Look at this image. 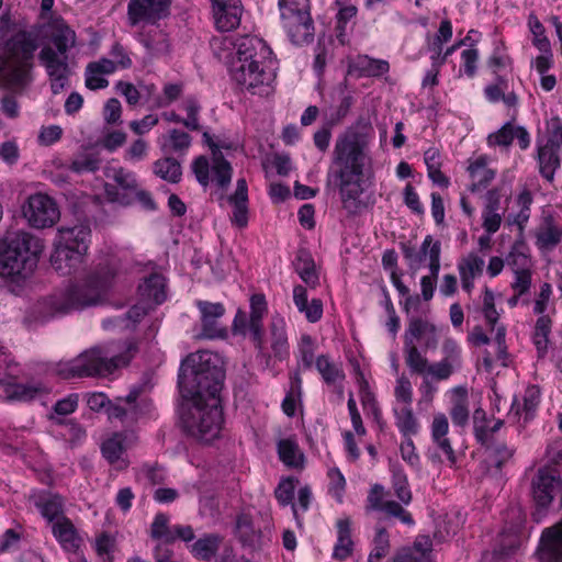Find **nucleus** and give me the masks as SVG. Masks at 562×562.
<instances>
[{
	"label": "nucleus",
	"instance_id": "obj_40",
	"mask_svg": "<svg viewBox=\"0 0 562 562\" xmlns=\"http://www.w3.org/2000/svg\"><path fill=\"white\" fill-rule=\"evenodd\" d=\"M403 351L405 363L412 373L430 375L431 363H429L416 344H404Z\"/></svg>",
	"mask_w": 562,
	"mask_h": 562
},
{
	"label": "nucleus",
	"instance_id": "obj_25",
	"mask_svg": "<svg viewBox=\"0 0 562 562\" xmlns=\"http://www.w3.org/2000/svg\"><path fill=\"white\" fill-rule=\"evenodd\" d=\"M424 340V349H436L438 345L437 328L420 317H411L404 334V344H416Z\"/></svg>",
	"mask_w": 562,
	"mask_h": 562
},
{
	"label": "nucleus",
	"instance_id": "obj_32",
	"mask_svg": "<svg viewBox=\"0 0 562 562\" xmlns=\"http://www.w3.org/2000/svg\"><path fill=\"white\" fill-rule=\"evenodd\" d=\"M390 65L386 60L374 59L367 55H360L349 65V72L358 77H379L386 74Z\"/></svg>",
	"mask_w": 562,
	"mask_h": 562
},
{
	"label": "nucleus",
	"instance_id": "obj_6",
	"mask_svg": "<svg viewBox=\"0 0 562 562\" xmlns=\"http://www.w3.org/2000/svg\"><path fill=\"white\" fill-rule=\"evenodd\" d=\"M37 48L38 35L35 32L20 31L7 42L4 54L0 57V76L9 88L23 89L31 82Z\"/></svg>",
	"mask_w": 562,
	"mask_h": 562
},
{
	"label": "nucleus",
	"instance_id": "obj_46",
	"mask_svg": "<svg viewBox=\"0 0 562 562\" xmlns=\"http://www.w3.org/2000/svg\"><path fill=\"white\" fill-rule=\"evenodd\" d=\"M221 542L218 535H205L191 546V553L199 560L210 561L216 554Z\"/></svg>",
	"mask_w": 562,
	"mask_h": 562
},
{
	"label": "nucleus",
	"instance_id": "obj_28",
	"mask_svg": "<svg viewBox=\"0 0 562 562\" xmlns=\"http://www.w3.org/2000/svg\"><path fill=\"white\" fill-rule=\"evenodd\" d=\"M138 292L145 303L161 304L166 300V280L162 274L154 272L138 285Z\"/></svg>",
	"mask_w": 562,
	"mask_h": 562
},
{
	"label": "nucleus",
	"instance_id": "obj_55",
	"mask_svg": "<svg viewBox=\"0 0 562 562\" xmlns=\"http://www.w3.org/2000/svg\"><path fill=\"white\" fill-rule=\"evenodd\" d=\"M495 297L492 290L488 288H485L484 294H483V306L482 312L484 315V318L486 321V324L490 326L491 330H496V327L499 326L497 324L499 318V313L497 312L495 307Z\"/></svg>",
	"mask_w": 562,
	"mask_h": 562
},
{
	"label": "nucleus",
	"instance_id": "obj_24",
	"mask_svg": "<svg viewBox=\"0 0 562 562\" xmlns=\"http://www.w3.org/2000/svg\"><path fill=\"white\" fill-rule=\"evenodd\" d=\"M535 245L540 251L553 250L562 240V227L558 225L554 216L543 212L533 231Z\"/></svg>",
	"mask_w": 562,
	"mask_h": 562
},
{
	"label": "nucleus",
	"instance_id": "obj_53",
	"mask_svg": "<svg viewBox=\"0 0 562 562\" xmlns=\"http://www.w3.org/2000/svg\"><path fill=\"white\" fill-rule=\"evenodd\" d=\"M528 26L533 36L532 44L541 53H550L551 45L550 41L546 36V29L535 14L529 15Z\"/></svg>",
	"mask_w": 562,
	"mask_h": 562
},
{
	"label": "nucleus",
	"instance_id": "obj_10",
	"mask_svg": "<svg viewBox=\"0 0 562 562\" xmlns=\"http://www.w3.org/2000/svg\"><path fill=\"white\" fill-rule=\"evenodd\" d=\"M268 306L263 294H254L250 296L249 315L238 310L233 322V330L236 334H249L258 353L269 358L265 351L263 340V318L267 315Z\"/></svg>",
	"mask_w": 562,
	"mask_h": 562
},
{
	"label": "nucleus",
	"instance_id": "obj_33",
	"mask_svg": "<svg viewBox=\"0 0 562 562\" xmlns=\"http://www.w3.org/2000/svg\"><path fill=\"white\" fill-rule=\"evenodd\" d=\"M293 266L296 273L307 286L312 289L317 286L319 282L318 272L315 261L307 249L301 248L297 250Z\"/></svg>",
	"mask_w": 562,
	"mask_h": 562
},
{
	"label": "nucleus",
	"instance_id": "obj_12",
	"mask_svg": "<svg viewBox=\"0 0 562 562\" xmlns=\"http://www.w3.org/2000/svg\"><path fill=\"white\" fill-rule=\"evenodd\" d=\"M22 213L29 225L42 229L55 225L60 211L54 199L44 193H35L22 205Z\"/></svg>",
	"mask_w": 562,
	"mask_h": 562
},
{
	"label": "nucleus",
	"instance_id": "obj_37",
	"mask_svg": "<svg viewBox=\"0 0 562 562\" xmlns=\"http://www.w3.org/2000/svg\"><path fill=\"white\" fill-rule=\"evenodd\" d=\"M393 413L395 425L404 438H412L419 432L420 425L413 413L412 406H394Z\"/></svg>",
	"mask_w": 562,
	"mask_h": 562
},
{
	"label": "nucleus",
	"instance_id": "obj_63",
	"mask_svg": "<svg viewBox=\"0 0 562 562\" xmlns=\"http://www.w3.org/2000/svg\"><path fill=\"white\" fill-rule=\"evenodd\" d=\"M515 128L510 123H506L501 130L488 136V144L492 146H509L515 137Z\"/></svg>",
	"mask_w": 562,
	"mask_h": 562
},
{
	"label": "nucleus",
	"instance_id": "obj_61",
	"mask_svg": "<svg viewBox=\"0 0 562 562\" xmlns=\"http://www.w3.org/2000/svg\"><path fill=\"white\" fill-rule=\"evenodd\" d=\"M473 429L475 438L481 443L488 441V426L486 413L482 408H477L473 413Z\"/></svg>",
	"mask_w": 562,
	"mask_h": 562
},
{
	"label": "nucleus",
	"instance_id": "obj_47",
	"mask_svg": "<svg viewBox=\"0 0 562 562\" xmlns=\"http://www.w3.org/2000/svg\"><path fill=\"white\" fill-rule=\"evenodd\" d=\"M5 395L10 400L31 401L44 393V387L40 383H8L4 389Z\"/></svg>",
	"mask_w": 562,
	"mask_h": 562
},
{
	"label": "nucleus",
	"instance_id": "obj_19",
	"mask_svg": "<svg viewBox=\"0 0 562 562\" xmlns=\"http://www.w3.org/2000/svg\"><path fill=\"white\" fill-rule=\"evenodd\" d=\"M386 494L387 493L382 485H372L367 497L368 508L383 512L390 517L400 519L401 522L407 526L414 525V519L411 513L403 507L404 504L395 501H384Z\"/></svg>",
	"mask_w": 562,
	"mask_h": 562
},
{
	"label": "nucleus",
	"instance_id": "obj_3",
	"mask_svg": "<svg viewBox=\"0 0 562 562\" xmlns=\"http://www.w3.org/2000/svg\"><path fill=\"white\" fill-rule=\"evenodd\" d=\"M271 55L270 47L258 36L245 35L235 41L229 75L240 92L261 98L273 93L276 72Z\"/></svg>",
	"mask_w": 562,
	"mask_h": 562
},
{
	"label": "nucleus",
	"instance_id": "obj_36",
	"mask_svg": "<svg viewBox=\"0 0 562 562\" xmlns=\"http://www.w3.org/2000/svg\"><path fill=\"white\" fill-rule=\"evenodd\" d=\"M149 307L144 304H136L131 307L125 314L105 318L102 321V326L105 329H133L137 323L148 313Z\"/></svg>",
	"mask_w": 562,
	"mask_h": 562
},
{
	"label": "nucleus",
	"instance_id": "obj_52",
	"mask_svg": "<svg viewBox=\"0 0 562 562\" xmlns=\"http://www.w3.org/2000/svg\"><path fill=\"white\" fill-rule=\"evenodd\" d=\"M181 108L187 114V116L183 117V126L190 131H200V112L202 106L198 98L194 95L187 97Z\"/></svg>",
	"mask_w": 562,
	"mask_h": 562
},
{
	"label": "nucleus",
	"instance_id": "obj_31",
	"mask_svg": "<svg viewBox=\"0 0 562 562\" xmlns=\"http://www.w3.org/2000/svg\"><path fill=\"white\" fill-rule=\"evenodd\" d=\"M293 302L300 313L304 314L310 323L318 322L323 316V302L319 299L307 300V291L303 285L293 289Z\"/></svg>",
	"mask_w": 562,
	"mask_h": 562
},
{
	"label": "nucleus",
	"instance_id": "obj_5",
	"mask_svg": "<svg viewBox=\"0 0 562 562\" xmlns=\"http://www.w3.org/2000/svg\"><path fill=\"white\" fill-rule=\"evenodd\" d=\"M122 347L115 342L95 345L76 358L56 364V373L64 379L82 376H108L117 368L126 366L136 352V344L128 341Z\"/></svg>",
	"mask_w": 562,
	"mask_h": 562
},
{
	"label": "nucleus",
	"instance_id": "obj_59",
	"mask_svg": "<svg viewBox=\"0 0 562 562\" xmlns=\"http://www.w3.org/2000/svg\"><path fill=\"white\" fill-rule=\"evenodd\" d=\"M373 548L371 552L373 557L385 558L390 552V536L387 530L382 526L375 527V533L373 537Z\"/></svg>",
	"mask_w": 562,
	"mask_h": 562
},
{
	"label": "nucleus",
	"instance_id": "obj_11",
	"mask_svg": "<svg viewBox=\"0 0 562 562\" xmlns=\"http://www.w3.org/2000/svg\"><path fill=\"white\" fill-rule=\"evenodd\" d=\"M204 142L210 146L212 150V166L204 156H199L192 162V170L195 175L198 182L206 187L210 183V171H212V180L216 182L220 188H225L231 183L232 180V166L224 158L220 147L212 140L209 133H203Z\"/></svg>",
	"mask_w": 562,
	"mask_h": 562
},
{
	"label": "nucleus",
	"instance_id": "obj_7",
	"mask_svg": "<svg viewBox=\"0 0 562 562\" xmlns=\"http://www.w3.org/2000/svg\"><path fill=\"white\" fill-rule=\"evenodd\" d=\"M76 45V33L64 22L56 23L49 41L38 53V61L45 68L54 94L60 93L69 83L71 74L68 52Z\"/></svg>",
	"mask_w": 562,
	"mask_h": 562
},
{
	"label": "nucleus",
	"instance_id": "obj_50",
	"mask_svg": "<svg viewBox=\"0 0 562 562\" xmlns=\"http://www.w3.org/2000/svg\"><path fill=\"white\" fill-rule=\"evenodd\" d=\"M153 170L156 176L171 183L179 182L182 175L180 164L171 157L155 161Z\"/></svg>",
	"mask_w": 562,
	"mask_h": 562
},
{
	"label": "nucleus",
	"instance_id": "obj_54",
	"mask_svg": "<svg viewBox=\"0 0 562 562\" xmlns=\"http://www.w3.org/2000/svg\"><path fill=\"white\" fill-rule=\"evenodd\" d=\"M392 486L398 501L404 505H408L412 501V492L408 486L407 476L403 470L393 469Z\"/></svg>",
	"mask_w": 562,
	"mask_h": 562
},
{
	"label": "nucleus",
	"instance_id": "obj_35",
	"mask_svg": "<svg viewBox=\"0 0 562 562\" xmlns=\"http://www.w3.org/2000/svg\"><path fill=\"white\" fill-rule=\"evenodd\" d=\"M540 403V390L536 385L528 386L522 396V403L514 401L509 417L518 416L524 417V423H528L533 418L535 413Z\"/></svg>",
	"mask_w": 562,
	"mask_h": 562
},
{
	"label": "nucleus",
	"instance_id": "obj_29",
	"mask_svg": "<svg viewBox=\"0 0 562 562\" xmlns=\"http://www.w3.org/2000/svg\"><path fill=\"white\" fill-rule=\"evenodd\" d=\"M126 436L123 432H115L101 445L103 458L117 470L125 469L127 461L123 458Z\"/></svg>",
	"mask_w": 562,
	"mask_h": 562
},
{
	"label": "nucleus",
	"instance_id": "obj_41",
	"mask_svg": "<svg viewBox=\"0 0 562 562\" xmlns=\"http://www.w3.org/2000/svg\"><path fill=\"white\" fill-rule=\"evenodd\" d=\"M42 516L49 522H55L63 515V499L58 495L42 494L34 502Z\"/></svg>",
	"mask_w": 562,
	"mask_h": 562
},
{
	"label": "nucleus",
	"instance_id": "obj_15",
	"mask_svg": "<svg viewBox=\"0 0 562 562\" xmlns=\"http://www.w3.org/2000/svg\"><path fill=\"white\" fill-rule=\"evenodd\" d=\"M105 176L115 182V184H105V195L109 201L131 205L132 195L139 187L135 173L120 167L108 168Z\"/></svg>",
	"mask_w": 562,
	"mask_h": 562
},
{
	"label": "nucleus",
	"instance_id": "obj_58",
	"mask_svg": "<svg viewBox=\"0 0 562 562\" xmlns=\"http://www.w3.org/2000/svg\"><path fill=\"white\" fill-rule=\"evenodd\" d=\"M532 203V196L529 191L521 192L517 198V204L519 206V212L514 217L513 223L516 224L520 231L525 228L529 217H530V205Z\"/></svg>",
	"mask_w": 562,
	"mask_h": 562
},
{
	"label": "nucleus",
	"instance_id": "obj_60",
	"mask_svg": "<svg viewBox=\"0 0 562 562\" xmlns=\"http://www.w3.org/2000/svg\"><path fill=\"white\" fill-rule=\"evenodd\" d=\"M143 45L151 55L166 54L169 50V44L167 37L161 32L157 33L156 36L147 35L142 40Z\"/></svg>",
	"mask_w": 562,
	"mask_h": 562
},
{
	"label": "nucleus",
	"instance_id": "obj_39",
	"mask_svg": "<svg viewBox=\"0 0 562 562\" xmlns=\"http://www.w3.org/2000/svg\"><path fill=\"white\" fill-rule=\"evenodd\" d=\"M538 160L542 177L552 181L555 170L560 167L559 149L548 143L539 146Z\"/></svg>",
	"mask_w": 562,
	"mask_h": 562
},
{
	"label": "nucleus",
	"instance_id": "obj_13",
	"mask_svg": "<svg viewBox=\"0 0 562 562\" xmlns=\"http://www.w3.org/2000/svg\"><path fill=\"white\" fill-rule=\"evenodd\" d=\"M151 401L140 395V390L134 387L125 397L116 398L115 404L108 407L110 419H117L124 425H133L151 409Z\"/></svg>",
	"mask_w": 562,
	"mask_h": 562
},
{
	"label": "nucleus",
	"instance_id": "obj_48",
	"mask_svg": "<svg viewBox=\"0 0 562 562\" xmlns=\"http://www.w3.org/2000/svg\"><path fill=\"white\" fill-rule=\"evenodd\" d=\"M551 325L552 322L548 315H541L536 322L532 340L539 358H543L547 353Z\"/></svg>",
	"mask_w": 562,
	"mask_h": 562
},
{
	"label": "nucleus",
	"instance_id": "obj_34",
	"mask_svg": "<svg viewBox=\"0 0 562 562\" xmlns=\"http://www.w3.org/2000/svg\"><path fill=\"white\" fill-rule=\"evenodd\" d=\"M270 340L273 356L277 359L284 360L289 357V342L285 330V321L279 315L271 317Z\"/></svg>",
	"mask_w": 562,
	"mask_h": 562
},
{
	"label": "nucleus",
	"instance_id": "obj_56",
	"mask_svg": "<svg viewBox=\"0 0 562 562\" xmlns=\"http://www.w3.org/2000/svg\"><path fill=\"white\" fill-rule=\"evenodd\" d=\"M394 396L396 405L400 407L412 406L413 402V387L407 376L404 374L398 376L394 389Z\"/></svg>",
	"mask_w": 562,
	"mask_h": 562
},
{
	"label": "nucleus",
	"instance_id": "obj_9",
	"mask_svg": "<svg viewBox=\"0 0 562 562\" xmlns=\"http://www.w3.org/2000/svg\"><path fill=\"white\" fill-rule=\"evenodd\" d=\"M91 229L87 224L58 228L55 250L50 257L52 266L60 274H69L82 261L90 243Z\"/></svg>",
	"mask_w": 562,
	"mask_h": 562
},
{
	"label": "nucleus",
	"instance_id": "obj_30",
	"mask_svg": "<svg viewBox=\"0 0 562 562\" xmlns=\"http://www.w3.org/2000/svg\"><path fill=\"white\" fill-rule=\"evenodd\" d=\"M102 165L100 151L93 147H83L77 151L70 161L69 170L81 175L87 172H95Z\"/></svg>",
	"mask_w": 562,
	"mask_h": 562
},
{
	"label": "nucleus",
	"instance_id": "obj_4",
	"mask_svg": "<svg viewBox=\"0 0 562 562\" xmlns=\"http://www.w3.org/2000/svg\"><path fill=\"white\" fill-rule=\"evenodd\" d=\"M120 262L115 257L108 258L81 282L70 286L61 296H49L38 301L33 307L35 319L45 322L55 315H63L74 308L101 303L119 273Z\"/></svg>",
	"mask_w": 562,
	"mask_h": 562
},
{
	"label": "nucleus",
	"instance_id": "obj_42",
	"mask_svg": "<svg viewBox=\"0 0 562 562\" xmlns=\"http://www.w3.org/2000/svg\"><path fill=\"white\" fill-rule=\"evenodd\" d=\"M192 137L184 131L172 128L161 137V149L177 154H186L190 148Z\"/></svg>",
	"mask_w": 562,
	"mask_h": 562
},
{
	"label": "nucleus",
	"instance_id": "obj_57",
	"mask_svg": "<svg viewBox=\"0 0 562 562\" xmlns=\"http://www.w3.org/2000/svg\"><path fill=\"white\" fill-rule=\"evenodd\" d=\"M483 267L484 260L474 252L462 258L458 265L460 276H468L472 278L480 276L483 271Z\"/></svg>",
	"mask_w": 562,
	"mask_h": 562
},
{
	"label": "nucleus",
	"instance_id": "obj_20",
	"mask_svg": "<svg viewBox=\"0 0 562 562\" xmlns=\"http://www.w3.org/2000/svg\"><path fill=\"white\" fill-rule=\"evenodd\" d=\"M386 494L387 493L382 485H372L367 497L368 508L383 512L390 517L400 519L401 522L407 526L414 525V519L411 513L403 507L404 504L395 501H384Z\"/></svg>",
	"mask_w": 562,
	"mask_h": 562
},
{
	"label": "nucleus",
	"instance_id": "obj_43",
	"mask_svg": "<svg viewBox=\"0 0 562 562\" xmlns=\"http://www.w3.org/2000/svg\"><path fill=\"white\" fill-rule=\"evenodd\" d=\"M472 184L470 190L476 192L485 188L495 177V171L486 167L485 158H477L469 168Z\"/></svg>",
	"mask_w": 562,
	"mask_h": 562
},
{
	"label": "nucleus",
	"instance_id": "obj_51",
	"mask_svg": "<svg viewBox=\"0 0 562 562\" xmlns=\"http://www.w3.org/2000/svg\"><path fill=\"white\" fill-rule=\"evenodd\" d=\"M175 535V526L169 525V516L164 513L157 514L150 526V537L162 543H171Z\"/></svg>",
	"mask_w": 562,
	"mask_h": 562
},
{
	"label": "nucleus",
	"instance_id": "obj_62",
	"mask_svg": "<svg viewBox=\"0 0 562 562\" xmlns=\"http://www.w3.org/2000/svg\"><path fill=\"white\" fill-rule=\"evenodd\" d=\"M301 363L304 369H310L314 362L315 345L310 335H303L299 345Z\"/></svg>",
	"mask_w": 562,
	"mask_h": 562
},
{
	"label": "nucleus",
	"instance_id": "obj_8",
	"mask_svg": "<svg viewBox=\"0 0 562 562\" xmlns=\"http://www.w3.org/2000/svg\"><path fill=\"white\" fill-rule=\"evenodd\" d=\"M43 248L41 239L29 232L8 233L0 240V276L26 278L36 266Z\"/></svg>",
	"mask_w": 562,
	"mask_h": 562
},
{
	"label": "nucleus",
	"instance_id": "obj_64",
	"mask_svg": "<svg viewBox=\"0 0 562 562\" xmlns=\"http://www.w3.org/2000/svg\"><path fill=\"white\" fill-rule=\"evenodd\" d=\"M294 482L292 479L282 480L274 491L276 498L282 506L292 504L294 496Z\"/></svg>",
	"mask_w": 562,
	"mask_h": 562
},
{
	"label": "nucleus",
	"instance_id": "obj_27",
	"mask_svg": "<svg viewBox=\"0 0 562 562\" xmlns=\"http://www.w3.org/2000/svg\"><path fill=\"white\" fill-rule=\"evenodd\" d=\"M52 532L64 550L76 552L80 546L81 538L71 520L65 516L52 525Z\"/></svg>",
	"mask_w": 562,
	"mask_h": 562
},
{
	"label": "nucleus",
	"instance_id": "obj_16",
	"mask_svg": "<svg viewBox=\"0 0 562 562\" xmlns=\"http://www.w3.org/2000/svg\"><path fill=\"white\" fill-rule=\"evenodd\" d=\"M281 23L292 43L296 45L311 43L315 27L310 9L280 12Z\"/></svg>",
	"mask_w": 562,
	"mask_h": 562
},
{
	"label": "nucleus",
	"instance_id": "obj_17",
	"mask_svg": "<svg viewBox=\"0 0 562 562\" xmlns=\"http://www.w3.org/2000/svg\"><path fill=\"white\" fill-rule=\"evenodd\" d=\"M441 355L442 358L430 367V376L437 381L448 380L463 367L462 349L453 338L448 337L442 341Z\"/></svg>",
	"mask_w": 562,
	"mask_h": 562
},
{
	"label": "nucleus",
	"instance_id": "obj_38",
	"mask_svg": "<svg viewBox=\"0 0 562 562\" xmlns=\"http://www.w3.org/2000/svg\"><path fill=\"white\" fill-rule=\"evenodd\" d=\"M236 535L244 546L257 549L261 546V532L254 527L250 516L241 514L236 520Z\"/></svg>",
	"mask_w": 562,
	"mask_h": 562
},
{
	"label": "nucleus",
	"instance_id": "obj_23",
	"mask_svg": "<svg viewBox=\"0 0 562 562\" xmlns=\"http://www.w3.org/2000/svg\"><path fill=\"white\" fill-rule=\"evenodd\" d=\"M217 30L229 32L240 23L243 4L240 0H210Z\"/></svg>",
	"mask_w": 562,
	"mask_h": 562
},
{
	"label": "nucleus",
	"instance_id": "obj_18",
	"mask_svg": "<svg viewBox=\"0 0 562 562\" xmlns=\"http://www.w3.org/2000/svg\"><path fill=\"white\" fill-rule=\"evenodd\" d=\"M171 0H130L128 20L132 25L154 24L169 14Z\"/></svg>",
	"mask_w": 562,
	"mask_h": 562
},
{
	"label": "nucleus",
	"instance_id": "obj_26",
	"mask_svg": "<svg viewBox=\"0 0 562 562\" xmlns=\"http://www.w3.org/2000/svg\"><path fill=\"white\" fill-rule=\"evenodd\" d=\"M539 559L541 562H562V520L543 530Z\"/></svg>",
	"mask_w": 562,
	"mask_h": 562
},
{
	"label": "nucleus",
	"instance_id": "obj_45",
	"mask_svg": "<svg viewBox=\"0 0 562 562\" xmlns=\"http://www.w3.org/2000/svg\"><path fill=\"white\" fill-rule=\"evenodd\" d=\"M278 454L286 467L301 468L303 465L304 456L297 442L293 439H281L278 442Z\"/></svg>",
	"mask_w": 562,
	"mask_h": 562
},
{
	"label": "nucleus",
	"instance_id": "obj_22",
	"mask_svg": "<svg viewBox=\"0 0 562 562\" xmlns=\"http://www.w3.org/2000/svg\"><path fill=\"white\" fill-rule=\"evenodd\" d=\"M196 307L201 314V336L210 339L224 337L226 331L220 325V319L225 314L224 305L200 300L196 301Z\"/></svg>",
	"mask_w": 562,
	"mask_h": 562
},
{
	"label": "nucleus",
	"instance_id": "obj_21",
	"mask_svg": "<svg viewBox=\"0 0 562 562\" xmlns=\"http://www.w3.org/2000/svg\"><path fill=\"white\" fill-rule=\"evenodd\" d=\"M386 494L387 493L382 485H372L367 497L368 508L383 512L390 517L400 519L401 522L407 526L414 525V519L411 513L403 507L404 504L395 501H384Z\"/></svg>",
	"mask_w": 562,
	"mask_h": 562
},
{
	"label": "nucleus",
	"instance_id": "obj_1",
	"mask_svg": "<svg viewBox=\"0 0 562 562\" xmlns=\"http://www.w3.org/2000/svg\"><path fill=\"white\" fill-rule=\"evenodd\" d=\"M223 380L220 358L211 351L191 353L181 363L180 391L191 401L181 420L186 432L199 441L207 443L220 435L223 414L218 394Z\"/></svg>",
	"mask_w": 562,
	"mask_h": 562
},
{
	"label": "nucleus",
	"instance_id": "obj_44",
	"mask_svg": "<svg viewBox=\"0 0 562 562\" xmlns=\"http://www.w3.org/2000/svg\"><path fill=\"white\" fill-rule=\"evenodd\" d=\"M315 367L324 382L328 385H335L345 380L341 366L331 361L326 355H321L316 358Z\"/></svg>",
	"mask_w": 562,
	"mask_h": 562
},
{
	"label": "nucleus",
	"instance_id": "obj_2",
	"mask_svg": "<svg viewBox=\"0 0 562 562\" xmlns=\"http://www.w3.org/2000/svg\"><path fill=\"white\" fill-rule=\"evenodd\" d=\"M368 140L366 135L357 130L349 128L338 135L334 150L331 165L327 172V186L338 189L342 209L349 215L358 214L363 204L362 178L368 160Z\"/></svg>",
	"mask_w": 562,
	"mask_h": 562
},
{
	"label": "nucleus",
	"instance_id": "obj_49",
	"mask_svg": "<svg viewBox=\"0 0 562 562\" xmlns=\"http://www.w3.org/2000/svg\"><path fill=\"white\" fill-rule=\"evenodd\" d=\"M485 445L488 452V460L497 469L506 464L514 457L516 451L515 447L508 446L503 441L492 440L487 441Z\"/></svg>",
	"mask_w": 562,
	"mask_h": 562
},
{
	"label": "nucleus",
	"instance_id": "obj_14",
	"mask_svg": "<svg viewBox=\"0 0 562 562\" xmlns=\"http://www.w3.org/2000/svg\"><path fill=\"white\" fill-rule=\"evenodd\" d=\"M532 498L537 506V515L547 509L553 499L561 495L562 480L555 469L541 468L531 482Z\"/></svg>",
	"mask_w": 562,
	"mask_h": 562
}]
</instances>
